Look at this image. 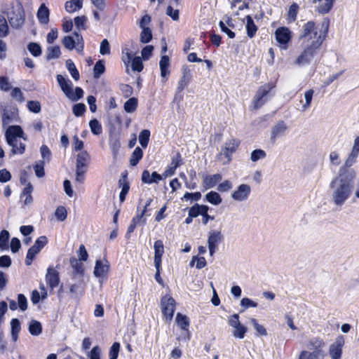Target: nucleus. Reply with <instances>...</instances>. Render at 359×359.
<instances>
[{"label":"nucleus","instance_id":"56","mask_svg":"<svg viewBox=\"0 0 359 359\" xmlns=\"http://www.w3.org/2000/svg\"><path fill=\"white\" fill-rule=\"evenodd\" d=\"M250 322L257 332V334L262 336H266L267 334L266 329L261 325H259L255 318H251Z\"/></svg>","mask_w":359,"mask_h":359},{"label":"nucleus","instance_id":"29","mask_svg":"<svg viewBox=\"0 0 359 359\" xmlns=\"http://www.w3.org/2000/svg\"><path fill=\"white\" fill-rule=\"evenodd\" d=\"M159 66L161 69V76L163 78L167 77L170 74L168 67H170V59L167 55H163L161 58Z\"/></svg>","mask_w":359,"mask_h":359},{"label":"nucleus","instance_id":"25","mask_svg":"<svg viewBox=\"0 0 359 359\" xmlns=\"http://www.w3.org/2000/svg\"><path fill=\"white\" fill-rule=\"evenodd\" d=\"M154 248V265H161V258L164 253V246L163 241L158 240L155 241Z\"/></svg>","mask_w":359,"mask_h":359},{"label":"nucleus","instance_id":"51","mask_svg":"<svg viewBox=\"0 0 359 359\" xmlns=\"http://www.w3.org/2000/svg\"><path fill=\"white\" fill-rule=\"evenodd\" d=\"M55 215L57 220L60 222H63L67 219V210L64 206H58L55 212Z\"/></svg>","mask_w":359,"mask_h":359},{"label":"nucleus","instance_id":"61","mask_svg":"<svg viewBox=\"0 0 359 359\" xmlns=\"http://www.w3.org/2000/svg\"><path fill=\"white\" fill-rule=\"evenodd\" d=\"M132 69L133 71L141 72L143 69V64L140 57H135L132 60Z\"/></svg>","mask_w":359,"mask_h":359},{"label":"nucleus","instance_id":"14","mask_svg":"<svg viewBox=\"0 0 359 359\" xmlns=\"http://www.w3.org/2000/svg\"><path fill=\"white\" fill-rule=\"evenodd\" d=\"M335 0H313V4L316 6V11L320 14L328 13L333 7Z\"/></svg>","mask_w":359,"mask_h":359},{"label":"nucleus","instance_id":"24","mask_svg":"<svg viewBox=\"0 0 359 359\" xmlns=\"http://www.w3.org/2000/svg\"><path fill=\"white\" fill-rule=\"evenodd\" d=\"M175 320L181 329L186 332L187 339L189 340L190 339V333L188 329L189 326V320L188 317L185 315L178 313H177Z\"/></svg>","mask_w":359,"mask_h":359},{"label":"nucleus","instance_id":"39","mask_svg":"<svg viewBox=\"0 0 359 359\" xmlns=\"http://www.w3.org/2000/svg\"><path fill=\"white\" fill-rule=\"evenodd\" d=\"M143 156V151L140 147H136L133 151L131 158L130 160V163L131 165H136L140 159H142Z\"/></svg>","mask_w":359,"mask_h":359},{"label":"nucleus","instance_id":"5","mask_svg":"<svg viewBox=\"0 0 359 359\" xmlns=\"http://www.w3.org/2000/svg\"><path fill=\"white\" fill-rule=\"evenodd\" d=\"M8 22L13 29H19L25 22V12L20 4L13 6L7 14Z\"/></svg>","mask_w":359,"mask_h":359},{"label":"nucleus","instance_id":"34","mask_svg":"<svg viewBox=\"0 0 359 359\" xmlns=\"http://www.w3.org/2000/svg\"><path fill=\"white\" fill-rule=\"evenodd\" d=\"M11 337L13 341L18 339V334L21 330L20 323L18 318H13L11 321Z\"/></svg>","mask_w":359,"mask_h":359},{"label":"nucleus","instance_id":"58","mask_svg":"<svg viewBox=\"0 0 359 359\" xmlns=\"http://www.w3.org/2000/svg\"><path fill=\"white\" fill-rule=\"evenodd\" d=\"M62 43L64 46L69 50H73L76 47V41L70 36H65L62 39Z\"/></svg>","mask_w":359,"mask_h":359},{"label":"nucleus","instance_id":"53","mask_svg":"<svg viewBox=\"0 0 359 359\" xmlns=\"http://www.w3.org/2000/svg\"><path fill=\"white\" fill-rule=\"evenodd\" d=\"M11 96L16 101L22 103L25 101L24 95L20 88L15 87L13 88Z\"/></svg>","mask_w":359,"mask_h":359},{"label":"nucleus","instance_id":"23","mask_svg":"<svg viewBox=\"0 0 359 359\" xmlns=\"http://www.w3.org/2000/svg\"><path fill=\"white\" fill-rule=\"evenodd\" d=\"M191 79V71L188 67H183L182 76L178 82L177 92H182Z\"/></svg>","mask_w":359,"mask_h":359},{"label":"nucleus","instance_id":"63","mask_svg":"<svg viewBox=\"0 0 359 359\" xmlns=\"http://www.w3.org/2000/svg\"><path fill=\"white\" fill-rule=\"evenodd\" d=\"M40 151L43 159L49 162L51 157V151L49 148L46 145L43 144L40 148Z\"/></svg>","mask_w":359,"mask_h":359},{"label":"nucleus","instance_id":"38","mask_svg":"<svg viewBox=\"0 0 359 359\" xmlns=\"http://www.w3.org/2000/svg\"><path fill=\"white\" fill-rule=\"evenodd\" d=\"M66 67H67L68 71L69 72V73L71 74L72 78L75 81H78L80 77L79 73V71L77 70L74 63L73 62V61L72 60L69 59L66 61Z\"/></svg>","mask_w":359,"mask_h":359},{"label":"nucleus","instance_id":"10","mask_svg":"<svg viewBox=\"0 0 359 359\" xmlns=\"http://www.w3.org/2000/svg\"><path fill=\"white\" fill-rule=\"evenodd\" d=\"M240 145V140L236 138H231L225 142L224 146L222 147V151L219 156H224L226 158V163L231 161V156L236 151Z\"/></svg>","mask_w":359,"mask_h":359},{"label":"nucleus","instance_id":"30","mask_svg":"<svg viewBox=\"0 0 359 359\" xmlns=\"http://www.w3.org/2000/svg\"><path fill=\"white\" fill-rule=\"evenodd\" d=\"M109 146L112 151L114 156H116L118 152V150L121 147V142L119 135L114 134L110 135L109 137Z\"/></svg>","mask_w":359,"mask_h":359},{"label":"nucleus","instance_id":"64","mask_svg":"<svg viewBox=\"0 0 359 359\" xmlns=\"http://www.w3.org/2000/svg\"><path fill=\"white\" fill-rule=\"evenodd\" d=\"M233 187L232 182L228 180H224L217 187V190L220 192H227Z\"/></svg>","mask_w":359,"mask_h":359},{"label":"nucleus","instance_id":"32","mask_svg":"<svg viewBox=\"0 0 359 359\" xmlns=\"http://www.w3.org/2000/svg\"><path fill=\"white\" fill-rule=\"evenodd\" d=\"M83 6L81 0H70L65 3V8L68 13H73L81 9Z\"/></svg>","mask_w":359,"mask_h":359},{"label":"nucleus","instance_id":"48","mask_svg":"<svg viewBox=\"0 0 359 359\" xmlns=\"http://www.w3.org/2000/svg\"><path fill=\"white\" fill-rule=\"evenodd\" d=\"M91 132L96 135L102 133V128L100 122L97 119H93L89 123Z\"/></svg>","mask_w":359,"mask_h":359},{"label":"nucleus","instance_id":"21","mask_svg":"<svg viewBox=\"0 0 359 359\" xmlns=\"http://www.w3.org/2000/svg\"><path fill=\"white\" fill-rule=\"evenodd\" d=\"M85 286L83 279L80 280L78 283L72 284L69 287V293L71 297L74 299H79L84 293Z\"/></svg>","mask_w":359,"mask_h":359},{"label":"nucleus","instance_id":"44","mask_svg":"<svg viewBox=\"0 0 359 359\" xmlns=\"http://www.w3.org/2000/svg\"><path fill=\"white\" fill-rule=\"evenodd\" d=\"M324 355H319V353H310L308 351L300 352L298 359H323Z\"/></svg>","mask_w":359,"mask_h":359},{"label":"nucleus","instance_id":"7","mask_svg":"<svg viewBox=\"0 0 359 359\" xmlns=\"http://www.w3.org/2000/svg\"><path fill=\"white\" fill-rule=\"evenodd\" d=\"M48 241L45 236H40L35 241L33 246H32L27 252V257L25 259V264L27 266L32 264L33 259L36 255H37L40 250L46 245Z\"/></svg>","mask_w":359,"mask_h":359},{"label":"nucleus","instance_id":"8","mask_svg":"<svg viewBox=\"0 0 359 359\" xmlns=\"http://www.w3.org/2000/svg\"><path fill=\"white\" fill-rule=\"evenodd\" d=\"M161 306L163 316L170 321L175 310V300L172 297L164 296L161 298Z\"/></svg>","mask_w":359,"mask_h":359},{"label":"nucleus","instance_id":"1","mask_svg":"<svg viewBox=\"0 0 359 359\" xmlns=\"http://www.w3.org/2000/svg\"><path fill=\"white\" fill-rule=\"evenodd\" d=\"M355 178L337 175L330 182L332 201L337 207H342L352 195Z\"/></svg>","mask_w":359,"mask_h":359},{"label":"nucleus","instance_id":"17","mask_svg":"<svg viewBox=\"0 0 359 359\" xmlns=\"http://www.w3.org/2000/svg\"><path fill=\"white\" fill-rule=\"evenodd\" d=\"M57 81L65 95L68 98H72V83L69 80H67L63 76L58 74Z\"/></svg>","mask_w":359,"mask_h":359},{"label":"nucleus","instance_id":"62","mask_svg":"<svg viewBox=\"0 0 359 359\" xmlns=\"http://www.w3.org/2000/svg\"><path fill=\"white\" fill-rule=\"evenodd\" d=\"M120 349V344L114 342L109 350V359H117Z\"/></svg>","mask_w":359,"mask_h":359},{"label":"nucleus","instance_id":"28","mask_svg":"<svg viewBox=\"0 0 359 359\" xmlns=\"http://www.w3.org/2000/svg\"><path fill=\"white\" fill-rule=\"evenodd\" d=\"M69 263L74 270V277L76 275H79L81 277H82L84 273V267L83 264L81 263L79 260L76 259L75 257L70 258Z\"/></svg>","mask_w":359,"mask_h":359},{"label":"nucleus","instance_id":"11","mask_svg":"<svg viewBox=\"0 0 359 359\" xmlns=\"http://www.w3.org/2000/svg\"><path fill=\"white\" fill-rule=\"evenodd\" d=\"M224 236L220 231L211 230L208 233V245L210 256L217 249L218 244L223 241Z\"/></svg>","mask_w":359,"mask_h":359},{"label":"nucleus","instance_id":"41","mask_svg":"<svg viewBox=\"0 0 359 359\" xmlns=\"http://www.w3.org/2000/svg\"><path fill=\"white\" fill-rule=\"evenodd\" d=\"M10 238L9 232L6 230H2L0 233V249L1 250H8V240Z\"/></svg>","mask_w":359,"mask_h":359},{"label":"nucleus","instance_id":"35","mask_svg":"<svg viewBox=\"0 0 359 359\" xmlns=\"http://www.w3.org/2000/svg\"><path fill=\"white\" fill-rule=\"evenodd\" d=\"M29 332L33 336H39L42 332V325L39 321L32 320L29 325Z\"/></svg>","mask_w":359,"mask_h":359},{"label":"nucleus","instance_id":"57","mask_svg":"<svg viewBox=\"0 0 359 359\" xmlns=\"http://www.w3.org/2000/svg\"><path fill=\"white\" fill-rule=\"evenodd\" d=\"M266 156V152L262 149H255L251 153L250 159L253 162H256L259 159L265 158Z\"/></svg>","mask_w":359,"mask_h":359},{"label":"nucleus","instance_id":"27","mask_svg":"<svg viewBox=\"0 0 359 359\" xmlns=\"http://www.w3.org/2000/svg\"><path fill=\"white\" fill-rule=\"evenodd\" d=\"M286 130V124L283 121L278 122L272 128L271 139L275 140L277 137L283 135Z\"/></svg>","mask_w":359,"mask_h":359},{"label":"nucleus","instance_id":"6","mask_svg":"<svg viewBox=\"0 0 359 359\" xmlns=\"http://www.w3.org/2000/svg\"><path fill=\"white\" fill-rule=\"evenodd\" d=\"M273 88V86L269 83L263 85L259 88L252 102V109H258L264 104L267 101V95Z\"/></svg>","mask_w":359,"mask_h":359},{"label":"nucleus","instance_id":"43","mask_svg":"<svg viewBox=\"0 0 359 359\" xmlns=\"http://www.w3.org/2000/svg\"><path fill=\"white\" fill-rule=\"evenodd\" d=\"M104 71L105 67L104 62L102 60H98L93 67L94 78L99 79Z\"/></svg>","mask_w":359,"mask_h":359},{"label":"nucleus","instance_id":"9","mask_svg":"<svg viewBox=\"0 0 359 359\" xmlns=\"http://www.w3.org/2000/svg\"><path fill=\"white\" fill-rule=\"evenodd\" d=\"M357 158V156L348 154L344 164L340 167L338 175L355 179L357 172L354 169L351 168V167L356 163Z\"/></svg>","mask_w":359,"mask_h":359},{"label":"nucleus","instance_id":"12","mask_svg":"<svg viewBox=\"0 0 359 359\" xmlns=\"http://www.w3.org/2000/svg\"><path fill=\"white\" fill-rule=\"evenodd\" d=\"M250 193L251 187L247 184H241L231 193V197L235 201L243 202L248 199Z\"/></svg>","mask_w":359,"mask_h":359},{"label":"nucleus","instance_id":"40","mask_svg":"<svg viewBox=\"0 0 359 359\" xmlns=\"http://www.w3.org/2000/svg\"><path fill=\"white\" fill-rule=\"evenodd\" d=\"M61 54L60 48L59 46H50L47 48V60H50L52 59H56L60 57Z\"/></svg>","mask_w":359,"mask_h":359},{"label":"nucleus","instance_id":"2","mask_svg":"<svg viewBox=\"0 0 359 359\" xmlns=\"http://www.w3.org/2000/svg\"><path fill=\"white\" fill-rule=\"evenodd\" d=\"M330 19L325 18L323 19L318 29L313 21H309L302 27V33L299 36V40L302 43L312 44L319 42V47L325 39L329 31Z\"/></svg>","mask_w":359,"mask_h":359},{"label":"nucleus","instance_id":"47","mask_svg":"<svg viewBox=\"0 0 359 359\" xmlns=\"http://www.w3.org/2000/svg\"><path fill=\"white\" fill-rule=\"evenodd\" d=\"M27 49L30 53L34 56L38 57L41 55V48L37 43L31 42L27 46Z\"/></svg>","mask_w":359,"mask_h":359},{"label":"nucleus","instance_id":"45","mask_svg":"<svg viewBox=\"0 0 359 359\" xmlns=\"http://www.w3.org/2000/svg\"><path fill=\"white\" fill-rule=\"evenodd\" d=\"M150 137V131L149 130H143L139 135V142L143 148L147 147Z\"/></svg>","mask_w":359,"mask_h":359},{"label":"nucleus","instance_id":"49","mask_svg":"<svg viewBox=\"0 0 359 359\" xmlns=\"http://www.w3.org/2000/svg\"><path fill=\"white\" fill-rule=\"evenodd\" d=\"M8 26L4 16L0 15V37H5L9 34Z\"/></svg>","mask_w":359,"mask_h":359},{"label":"nucleus","instance_id":"54","mask_svg":"<svg viewBox=\"0 0 359 359\" xmlns=\"http://www.w3.org/2000/svg\"><path fill=\"white\" fill-rule=\"evenodd\" d=\"M34 170L37 177H43L45 175L44 161H39L34 165Z\"/></svg>","mask_w":359,"mask_h":359},{"label":"nucleus","instance_id":"18","mask_svg":"<svg viewBox=\"0 0 359 359\" xmlns=\"http://www.w3.org/2000/svg\"><path fill=\"white\" fill-rule=\"evenodd\" d=\"M344 341L341 339H338L330 346V355L332 359H340L342 353V346Z\"/></svg>","mask_w":359,"mask_h":359},{"label":"nucleus","instance_id":"55","mask_svg":"<svg viewBox=\"0 0 359 359\" xmlns=\"http://www.w3.org/2000/svg\"><path fill=\"white\" fill-rule=\"evenodd\" d=\"M119 186L121 187L122 193L128 194L130 189L129 182L127 180L126 174L122 175L121 177L118 180Z\"/></svg>","mask_w":359,"mask_h":359},{"label":"nucleus","instance_id":"52","mask_svg":"<svg viewBox=\"0 0 359 359\" xmlns=\"http://www.w3.org/2000/svg\"><path fill=\"white\" fill-rule=\"evenodd\" d=\"M152 39L151 30L149 28H144L140 34V41L143 43H149Z\"/></svg>","mask_w":359,"mask_h":359},{"label":"nucleus","instance_id":"4","mask_svg":"<svg viewBox=\"0 0 359 359\" xmlns=\"http://www.w3.org/2000/svg\"><path fill=\"white\" fill-rule=\"evenodd\" d=\"M304 50L301 54L296 59L294 64L302 66L309 64L317 51L320 49L319 42H316L312 44L302 43Z\"/></svg>","mask_w":359,"mask_h":359},{"label":"nucleus","instance_id":"42","mask_svg":"<svg viewBox=\"0 0 359 359\" xmlns=\"http://www.w3.org/2000/svg\"><path fill=\"white\" fill-rule=\"evenodd\" d=\"M137 107V99L131 97L128 99L124 104V109L128 113L134 112Z\"/></svg>","mask_w":359,"mask_h":359},{"label":"nucleus","instance_id":"36","mask_svg":"<svg viewBox=\"0 0 359 359\" xmlns=\"http://www.w3.org/2000/svg\"><path fill=\"white\" fill-rule=\"evenodd\" d=\"M246 30H247V34L250 38H252L255 36L257 31V27L254 23V21L250 15L246 16Z\"/></svg>","mask_w":359,"mask_h":359},{"label":"nucleus","instance_id":"46","mask_svg":"<svg viewBox=\"0 0 359 359\" xmlns=\"http://www.w3.org/2000/svg\"><path fill=\"white\" fill-rule=\"evenodd\" d=\"M74 21L76 27L79 31L86 30L87 29L86 25L87 18L85 15L77 16L74 18Z\"/></svg>","mask_w":359,"mask_h":359},{"label":"nucleus","instance_id":"15","mask_svg":"<svg viewBox=\"0 0 359 359\" xmlns=\"http://www.w3.org/2000/svg\"><path fill=\"white\" fill-rule=\"evenodd\" d=\"M276 39L278 43L284 45V48H286V44L289 42L291 38V32L287 27L278 28L275 33Z\"/></svg>","mask_w":359,"mask_h":359},{"label":"nucleus","instance_id":"59","mask_svg":"<svg viewBox=\"0 0 359 359\" xmlns=\"http://www.w3.org/2000/svg\"><path fill=\"white\" fill-rule=\"evenodd\" d=\"M29 110L34 113H39L41 109V104L38 101H28L27 104Z\"/></svg>","mask_w":359,"mask_h":359},{"label":"nucleus","instance_id":"60","mask_svg":"<svg viewBox=\"0 0 359 359\" xmlns=\"http://www.w3.org/2000/svg\"><path fill=\"white\" fill-rule=\"evenodd\" d=\"M86 105L83 103L76 104L73 106L72 111L76 116H82L86 111Z\"/></svg>","mask_w":359,"mask_h":359},{"label":"nucleus","instance_id":"37","mask_svg":"<svg viewBox=\"0 0 359 359\" xmlns=\"http://www.w3.org/2000/svg\"><path fill=\"white\" fill-rule=\"evenodd\" d=\"M205 199L210 203L218 205L222 202L220 195L216 191H210L205 195Z\"/></svg>","mask_w":359,"mask_h":359},{"label":"nucleus","instance_id":"26","mask_svg":"<svg viewBox=\"0 0 359 359\" xmlns=\"http://www.w3.org/2000/svg\"><path fill=\"white\" fill-rule=\"evenodd\" d=\"M181 162V156L179 153H177L175 156H174L172 158L171 163L168 166V168L166 169V170L164 172V176L169 177L174 175L175 170L177 167L180 166Z\"/></svg>","mask_w":359,"mask_h":359},{"label":"nucleus","instance_id":"3","mask_svg":"<svg viewBox=\"0 0 359 359\" xmlns=\"http://www.w3.org/2000/svg\"><path fill=\"white\" fill-rule=\"evenodd\" d=\"M24 135L22 129L19 126H11L6 130L5 137L8 144L12 147L11 153L13 155L25 153V144L22 142H18V137L27 140Z\"/></svg>","mask_w":359,"mask_h":359},{"label":"nucleus","instance_id":"19","mask_svg":"<svg viewBox=\"0 0 359 359\" xmlns=\"http://www.w3.org/2000/svg\"><path fill=\"white\" fill-rule=\"evenodd\" d=\"M90 161V154L86 151H81L76 156V169L87 170V165Z\"/></svg>","mask_w":359,"mask_h":359},{"label":"nucleus","instance_id":"31","mask_svg":"<svg viewBox=\"0 0 359 359\" xmlns=\"http://www.w3.org/2000/svg\"><path fill=\"white\" fill-rule=\"evenodd\" d=\"M39 21L42 24H47L49 21V10L45 6L41 4L37 12Z\"/></svg>","mask_w":359,"mask_h":359},{"label":"nucleus","instance_id":"33","mask_svg":"<svg viewBox=\"0 0 359 359\" xmlns=\"http://www.w3.org/2000/svg\"><path fill=\"white\" fill-rule=\"evenodd\" d=\"M222 180V175L220 174H215L212 175H208L203 180V183L207 188L214 187L217 182Z\"/></svg>","mask_w":359,"mask_h":359},{"label":"nucleus","instance_id":"22","mask_svg":"<svg viewBox=\"0 0 359 359\" xmlns=\"http://www.w3.org/2000/svg\"><path fill=\"white\" fill-rule=\"evenodd\" d=\"M142 182L145 184L158 183L162 180V176L156 172H153L151 175L147 170H144L142 173Z\"/></svg>","mask_w":359,"mask_h":359},{"label":"nucleus","instance_id":"50","mask_svg":"<svg viewBox=\"0 0 359 359\" xmlns=\"http://www.w3.org/2000/svg\"><path fill=\"white\" fill-rule=\"evenodd\" d=\"M247 332V327L241 324L238 327H234V330L232 332L233 336L235 338L243 339Z\"/></svg>","mask_w":359,"mask_h":359},{"label":"nucleus","instance_id":"20","mask_svg":"<svg viewBox=\"0 0 359 359\" xmlns=\"http://www.w3.org/2000/svg\"><path fill=\"white\" fill-rule=\"evenodd\" d=\"M109 269V264L107 260L104 259V262L97 260L93 273L97 278L103 277L108 272Z\"/></svg>","mask_w":359,"mask_h":359},{"label":"nucleus","instance_id":"13","mask_svg":"<svg viewBox=\"0 0 359 359\" xmlns=\"http://www.w3.org/2000/svg\"><path fill=\"white\" fill-rule=\"evenodd\" d=\"M325 346V342L320 337H313L309 339L306 344V347L311 353H319V355H324L323 348Z\"/></svg>","mask_w":359,"mask_h":359},{"label":"nucleus","instance_id":"16","mask_svg":"<svg viewBox=\"0 0 359 359\" xmlns=\"http://www.w3.org/2000/svg\"><path fill=\"white\" fill-rule=\"evenodd\" d=\"M46 280L49 287L53 290L60 283L59 273L54 269L48 268L46 275Z\"/></svg>","mask_w":359,"mask_h":359}]
</instances>
